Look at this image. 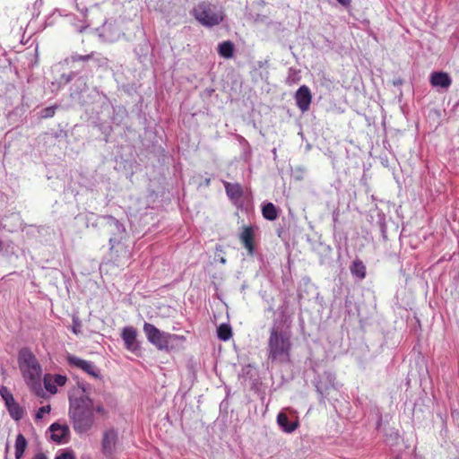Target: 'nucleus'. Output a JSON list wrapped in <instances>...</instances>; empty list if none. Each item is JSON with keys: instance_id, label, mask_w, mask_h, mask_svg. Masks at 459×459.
Here are the masks:
<instances>
[{"instance_id": "38", "label": "nucleus", "mask_w": 459, "mask_h": 459, "mask_svg": "<svg viewBox=\"0 0 459 459\" xmlns=\"http://www.w3.org/2000/svg\"><path fill=\"white\" fill-rule=\"evenodd\" d=\"M3 247H4V244H3V242L0 240V252L3 250Z\"/></svg>"}, {"instance_id": "21", "label": "nucleus", "mask_w": 459, "mask_h": 459, "mask_svg": "<svg viewBox=\"0 0 459 459\" xmlns=\"http://www.w3.org/2000/svg\"><path fill=\"white\" fill-rule=\"evenodd\" d=\"M263 217L268 221H274L278 218V210L273 203H265L262 206Z\"/></svg>"}, {"instance_id": "10", "label": "nucleus", "mask_w": 459, "mask_h": 459, "mask_svg": "<svg viewBox=\"0 0 459 459\" xmlns=\"http://www.w3.org/2000/svg\"><path fill=\"white\" fill-rule=\"evenodd\" d=\"M334 379L335 377L331 372H324L323 375L318 376V379L316 381V392L320 395V400L325 399L332 389H334Z\"/></svg>"}, {"instance_id": "37", "label": "nucleus", "mask_w": 459, "mask_h": 459, "mask_svg": "<svg viewBox=\"0 0 459 459\" xmlns=\"http://www.w3.org/2000/svg\"><path fill=\"white\" fill-rule=\"evenodd\" d=\"M87 11H88V10H87V8H84V9H82V10H81V12L83 13V15H85V14H86Z\"/></svg>"}, {"instance_id": "6", "label": "nucleus", "mask_w": 459, "mask_h": 459, "mask_svg": "<svg viewBox=\"0 0 459 459\" xmlns=\"http://www.w3.org/2000/svg\"><path fill=\"white\" fill-rule=\"evenodd\" d=\"M101 218L106 221V226L111 234L108 243L110 246V251L113 252L116 246L119 245L120 242L126 238V230L123 223L111 215H103Z\"/></svg>"}, {"instance_id": "13", "label": "nucleus", "mask_w": 459, "mask_h": 459, "mask_svg": "<svg viewBox=\"0 0 459 459\" xmlns=\"http://www.w3.org/2000/svg\"><path fill=\"white\" fill-rule=\"evenodd\" d=\"M48 430L51 433L50 438L54 442L57 444H63L68 441L70 429L66 424L62 425L57 422H55L50 425Z\"/></svg>"}, {"instance_id": "32", "label": "nucleus", "mask_w": 459, "mask_h": 459, "mask_svg": "<svg viewBox=\"0 0 459 459\" xmlns=\"http://www.w3.org/2000/svg\"><path fill=\"white\" fill-rule=\"evenodd\" d=\"M80 328H81V323H80L79 319L74 318L73 319V328H72L73 332L75 334H77L81 332Z\"/></svg>"}, {"instance_id": "31", "label": "nucleus", "mask_w": 459, "mask_h": 459, "mask_svg": "<svg viewBox=\"0 0 459 459\" xmlns=\"http://www.w3.org/2000/svg\"><path fill=\"white\" fill-rule=\"evenodd\" d=\"M54 380L56 385L62 386L66 382V377L63 375H56Z\"/></svg>"}, {"instance_id": "7", "label": "nucleus", "mask_w": 459, "mask_h": 459, "mask_svg": "<svg viewBox=\"0 0 459 459\" xmlns=\"http://www.w3.org/2000/svg\"><path fill=\"white\" fill-rule=\"evenodd\" d=\"M99 38L106 43L118 40L123 31L116 20H108L96 30Z\"/></svg>"}, {"instance_id": "41", "label": "nucleus", "mask_w": 459, "mask_h": 459, "mask_svg": "<svg viewBox=\"0 0 459 459\" xmlns=\"http://www.w3.org/2000/svg\"><path fill=\"white\" fill-rule=\"evenodd\" d=\"M268 309H269L270 311H273V307H270Z\"/></svg>"}, {"instance_id": "27", "label": "nucleus", "mask_w": 459, "mask_h": 459, "mask_svg": "<svg viewBox=\"0 0 459 459\" xmlns=\"http://www.w3.org/2000/svg\"><path fill=\"white\" fill-rule=\"evenodd\" d=\"M56 106H50L40 110L41 118H50L55 116Z\"/></svg>"}, {"instance_id": "3", "label": "nucleus", "mask_w": 459, "mask_h": 459, "mask_svg": "<svg viewBox=\"0 0 459 459\" xmlns=\"http://www.w3.org/2000/svg\"><path fill=\"white\" fill-rule=\"evenodd\" d=\"M193 17L203 26L212 28L224 21L225 12L223 6L212 0L199 2L190 12Z\"/></svg>"}, {"instance_id": "18", "label": "nucleus", "mask_w": 459, "mask_h": 459, "mask_svg": "<svg viewBox=\"0 0 459 459\" xmlns=\"http://www.w3.org/2000/svg\"><path fill=\"white\" fill-rule=\"evenodd\" d=\"M226 194L228 197L232 201H238L243 195L242 186L238 183H230L227 181L223 182Z\"/></svg>"}, {"instance_id": "4", "label": "nucleus", "mask_w": 459, "mask_h": 459, "mask_svg": "<svg viewBox=\"0 0 459 459\" xmlns=\"http://www.w3.org/2000/svg\"><path fill=\"white\" fill-rule=\"evenodd\" d=\"M19 361L23 377L30 381L31 387L38 394L42 393L40 384L41 367L36 357L29 350H22L19 355Z\"/></svg>"}, {"instance_id": "12", "label": "nucleus", "mask_w": 459, "mask_h": 459, "mask_svg": "<svg viewBox=\"0 0 459 459\" xmlns=\"http://www.w3.org/2000/svg\"><path fill=\"white\" fill-rule=\"evenodd\" d=\"M297 107L302 111L306 112L309 109L312 94L310 89L307 85L300 86L294 96Z\"/></svg>"}, {"instance_id": "35", "label": "nucleus", "mask_w": 459, "mask_h": 459, "mask_svg": "<svg viewBox=\"0 0 459 459\" xmlns=\"http://www.w3.org/2000/svg\"><path fill=\"white\" fill-rule=\"evenodd\" d=\"M342 5L349 6L351 3V0H337Z\"/></svg>"}, {"instance_id": "39", "label": "nucleus", "mask_w": 459, "mask_h": 459, "mask_svg": "<svg viewBox=\"0 0 459 459\" xmlns=\"http://www.w3.org/2000/svg\"><path fill=\"white\" fill-rule=\"evenodd\" d=\"M72 80V76H67V82L71 81Z\"/></svg>"}, {"instance_id": "16", "label": "nucleus", "mask_w": 459, "mask_h": 459, "mask_svg": "<svg viewBox=\"0 0 459 459\" xmlns=\"http://www.w3.org/2000/svg\"><path fill=\"white\" fill-rule=\"evenodd\" d=\"M254 238L255 233L253 228L247 226L243 227L239 239L250 255H254L255 254Z\"/></svg>"}, {"instance_id": "9", "label": "nucleus", "mask_w": 459, "mask_h": 459, "mask_svg": "<svg viewBox=\"0 0 459 459\" xmlns=\"http://www.w3.org/2000/svg\"><path fill=\"white\" fill-rule=\"evenodd\" d=\"M0 395L4 401L7 411L14 420H20L24 414L23 409L17 403L13 398V395L6 386H1Z\"/></svg>"}, {"instance_id": "15", "label": "nucleus", "mask_w": 459, "mask_h": 459, "mask_svg": "<svg viewBox=\"0 0 459 459\" xmlns=\"http://www.w3.org/2000/svg\"><path fill=\"white\" fill-rule=\"evenodd\" d=\"M276 421L280 429L288 434L294 432L299 426V422L297 418L290 420L284 411H280L278 413Z\"/></svg>"}, {"instance_id": "36", "label": "nucleus", "mask_w": 459, "mask_h": 459, "mask_svg": "<svg viewBox=\"0 0 459 459\" xmlns=\"http://www.w3.org/2000/svg\"><path fill=\"white\" fill-rule=\"evenodd\" d=\"M389 438H391V439H397L398 438V434L396 432H392L390 434L389 437L386 436V441H388Z\"/></svg>"}, {"instance_id": "5", "label": "nucleus", "mask_w": 459, "mask_h": 459, "mask_svg": "<svg viewBox=\"0 0 459 459\" xmlns=\"http://www.w3.org/2000/svg\"><path fill=\"white\" fill-rule=\"evenodd\" d=\"M143 332L149 342L160 351H168L171 341L178 338V335L162 332L154 325L145 322Z\"/></svg>"}, {"instance_id": "8", "label": "nucleus", "mask_w": 459, "mask_h": 459, "mask_svg": "<svg viewBox=\"0 0 459 459\" xmlns=\"http://www.w3.org/2000/svg\"><path fill=\"white\" fill-rule=\"evenodd\" d=\"M65 359L71 368L81 369L96 379L101 377L100 370L92 361L82 359L70 353L66 355Z\"/></svg>"}, {"instance_id": "26", "label": "nucleus", "mask_w": 459, "mask_h": 459, "mask_svg": "<svg viewBox=\"0 0 459 459\" xmlns=\"http://www.w3.org/2000/svg\"><path fill=\"white\" fill-rule=\"evenodd\" d=\"M90 60L93 61L98 67L108 66V59L105 56L95 52L94 58H91Z\"/></svg>"}, {"instance_id": "14", "label": "nucleus", "mask_w": 459, "mask_h": 459, "mask_svg": "<svg viewBox=\"0 0 459 459\" xmlns=\"http://www.w3.org/2000/svg\"><path fill=\"white\" fill-rule=\"evenodd\" d=\"M122 340L125 342V346L128 351H136L139 350L140 345L136 340L137 331L133 326H126L122 330L121 333Z\"/></svg>"}, {"instance_id": "40", "label": "nucleus", "mask_w": 459, "mask_h": 459, "mask_svg": "<svg viewBox=\"0 0 459 459\" xmlns=\"http://www.w3.org/2000/svg\"><path fill=\"white\" fill-rule=\"evenodd\" d=\"M205 183L208 185L210 183V179L205 180Z\"/></svg>"}, {"instance_id": "19", "label": "nucleus", "mask_w": 459, "mask_h": 459, "mask_svg": "<svg viewBox=\"0 0 459 459\" xmlns=\"http://www.w3.org/2000/svg\"><path fill=\"white\" fill-rule=\"evenodd\" d=\"M351 274L359 280H363L366 277V266L359 259H356L350 266Z\"/></svg>"}, {"instance_id": "30", "label": "nucleus", "mask_w": 459, "mask_h": 459, "mask_svg": "<svg viewBox=\"0 0 459 459\" xmlns=\"http://www.w3.org/2000/svg\"><path fill=\"white\" fill-rule=\"evenodd\" d=\"M216 252H215V256L216 257H219V261L220 263H221L222 264H226V258L222 255H220L221 253H223V248L221 246H216Z\"/></svg>"}, {"instance_id": "11", "label": "nucleus", "mask_w": 459, "mask_h": 459, "mask_svg": "<svg viewBox=\"0 0 459 459\" xmlns=\"http://www.w3.org/2000/svg\"><path fill=\"white\" fill-rule=\"evenodd\" d=\"M118 440L117 431L111 428L103 433L101 440V452L107 456H112L117 449V443Z\"/></svg>"}, {"instance_id": "28", "label": "nucleus", "mask_w": 459, "mask_h": 459, "mask_svg": "<svg viewBox=\"0 0 459 459\" xmlns=\"http://www.w3.org/2000/svg\"><path fill=\"white\" fill-rule=\"evenodd\" d=\"M50 410H51V407L49 404L39 408V410L37 411V412L35 414V419L37 420H41L44 417V414L48 413L50 411Z\"/></svg>"}, {"instance_id": "33", "label": "nucleus", "mask_w": 459, "mask_h": 459, "mask_svg": "<svg viewBox=\"0 0 459 459\" xmlns=\"http://www.w3.org/2000/svg\"><path fill=\"white\" fill-rule=\"evenodd\" d=\"M44 383H45V387L48 391L51 392V393H56V387L55 385H50V383H48L47 381V378L45 377L44 379Z\"/></svg>"}, {"instance_id": "2", "label": "nucleus", "mask_w": 459, "mask_h": 459, "mask_svg": "<svg viewBox=\"0 0 459 459\" xmlns=\"http://www.w3.org/2000/svg\"><path fill=\"white\" fill-rule=\"evenodd\" d=\"M278 310L280 318L273 320L270 328L267 352L269 360L284 364L290 361L291 333L286 315V307L282 306Z\"/></svg>"}, {"instance_id": "22", "label": "nucleus", "mask_w": 459, "mask_h": 459, "mask_svg": "<svg viewBox=\"0 0 459 459\" xmlns=\"http://www.w3.org/2000/svg\"><path fill=\"white\" fill-rule=\"evenodd\" d=\"M234 45L231 41H223L218 46V53L224 58H230L233 56Z\"/></svg>"}, {"instance_id": "34", "label": "nucleus", "mask_w": 459, "mask_h": 459, "mask_svg": "<svg viewBox=\"0 0 459 459\" xmlns=\"http://www.w3.org/2000/svg\"><path fill=\"white\" fill-rule=\"evenodd\" d=\"M32 459H48V457L43 453H38Z\"/></svg>"}, {"instance_id": "24", "label": "nucleus", "mask_w": 459, "mask_h": 459, "mask_svg": "<svg viewBox=\"0 0 459 459\" xmlns=\"http://www.w3.org/2000/svg\"><path fill=\"white\" fill-rule=\"evenodd\" d=\"M218 338L221 341H228L231 335V327L229 325L221 324L217 329Z\"/></svg>"}, {"instance_id": "25", "label": "nucleus", "mask_w": 459, "mask_h": 459, "mask_svg": "<svg viewBox=\"0 0 459 459\" xmlns=\"http://www.w3.org/2000/svg\"><path fill=\"white\" fill-rule=\"evenodd\" d=\"M94 56H95V52H91L90 54H87V55H79L77 53H73L67 59H66V62H79V61H82V62H86V61H89L91 58H94Z\"/></svg>"}, {"instance_id": "23", "label": "nucleus", "mask_w": 459, "mask_h": 459, "mask_svg": "<svg viewBox=\"0 0 459 459\" xmlns=\"http://www.w3.org/2000/svg\"><path fill=\"white\" fill-rule=\"evenodd\" d=\"M127 116V111L124 107L118 106L113 108V116L111 117L112 122L116 125L123 123Z\"/></svg>"}, {"instance_id": "17", "label": "nucleus", "mask_w": 459, "mask_h": 459, "mask_svg": "<svg viewBox=\"0 0 459 459\" xmlns=\"http://www.w3.org/2000/svg\"><path fill=\"white\" fill-rule=\"evenodd\" d=\"M429 82L433 87H440L446 90L450 87L452 79L446 72H433L430 74Z\"/></svg>"}, {"instance_id": "1", "label": "nucleus", "mask_w": 459, "mask_h": 459, "mask_svg": "<svg viewBox=\"0 0 459 459\" xmlns=\"http://www.w3.org/2000/svg\"><path fill=\"white\" fill-rule=\"evenodd\" d=\"M91 392L90 384L78 381L68 394V416L74 430L79 435L87 433L95 425L94 413L103 417L108 415V411L102 403H93L90 396Z\"/></svg>"}, {"instance_id": "20", "label": "nucleus", "mask_w": 459, "mask_h": 459, "mask_svg": "<svg viewBox=\"0 0 459 459\" xmlns=\"http://www.w3.org/2000/svg\"><path fill=\"white\" fill-rule=\"evenodd\" d=\"M27 446H28V442L25 438V437L19 433L16 437V439H15V445H14V447H15V459H22V456H23V454L27 448Z\"/></svg>"}, {"instance_id": "29", "label": "nucleus", "mask_w": 459, "mask_h": 459, "mask_svg": "<svg viewBox=\"0 0 459 459\" xmlns=\"http://www.w3.org/2000/svg\"><path fill=\"white\" fill-rule=\"evenodd\" d=\"M55 459H75V456L72 450H65L57 455Z\"/></svg>"}]
</instances>
